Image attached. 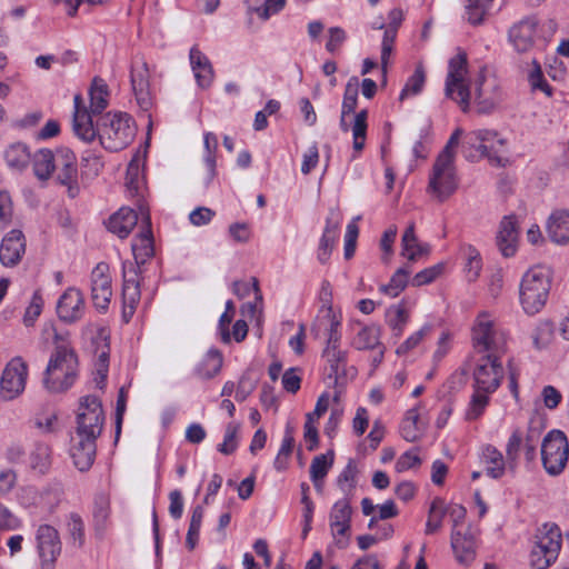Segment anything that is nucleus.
Returning a JSON list of instances; mask_svg holds the SVG:
<instances>
[{
  "mask_svg": "<svg viewBox=\"0 0 569 569\" xmlns=\"http://www.w3.org/2000/svg\"><path fill=\"white\" fill-rule=\"evenodd\" d=\"M518 221L515 216H506L500 222L497 244L505 257H512L517 251Z\"/></svg>",
  "mask_w": 569,
  "mask_h": 569,
  "instance_id": "a878e982",
  "label": "nucleus"
},
{
  "mask_svg": "<svg viewBox=\"0 0 569 569\" xmlns=\"http://www.w3.org/2000/svg\"><path fill=\"white\" fill-rule=\"evenodd\" d=\"M86 310V303L82 292L74 288H68L59 298L57 303V312L59 318L67 322L73 323L80 320Z\"/></svg>",
  "mask_w": 569,
  "mask_h": 569,
  "instance_id": "aec40b11",
  "label": "nucleus"
},
{
  "mask_svg": "<svg viewBox=\"0 0 569 569\" xmlns=\"http://www.w3.org/2000/svg\"><path fill=\"white\" fill-rule=\"evenodd\" d=\"M401 256L407 258L408 263L417 261L422 256H428L430 246L428 243H420L416 236L415 222H410L406 228L401 238Z\"/></svg>",
  "mask_w": 569,
  "mask_h": 569,
  "instance_id": "c85d7f7f",
  "label": "nucleus"
},
{
  "mask_svg": "<svg viewBox=\"0 0 569 569\" xmlns=\"http://www.w3.org/2000/svg\"><path fill=\"white\" fill-rule=\"evenodd\" d=\"M397 31L398 30H396V27H388L383 33V39L381 43V70L383 74L387 73L389 58L393 49Z\"/></svg>",
  "mask_w": 569,
  "mask_h": 569,
  "instance_id": "5fc2aeb1",
  "label": "nucleus"
},
{
  "mask_svg": "<svg viewBox=\"0 0 569 569\" xmlns=\"http://www.w3.org/2000/svg\"><path fill=\"white\" fill-rule=\"evenodd\" d=\"M553 335L555 326L550 320L539 321L532 332L535 347L538 349L547 348L551 343Z\"/></svg>",
  "mask_w": 569,
  "mask_h": 569,
  "instance_id": "09e8293b",
  "label": "nucleus"
},
{
  "mask_svg": "<svg viewBox=\"0 0 569 569\" xmlns=\"http://www.w3.org/2000/svg\"><path fill=\"white\" fill-rule=\"evenodd\" d=\"M54 171H57V181L67 187L68 196L76 198L80 191L77 158L70 149L59 148L56 150Z\"/></svg>",
  "mask_w": 569,
  "mask_h": 569,
  "instance_id": "ddd939ff",
  "label": "nucleus"
},
{
  "mask_svg": "<svg viewBox=\"0 0 569 569\" xmlns=\"http://www.w3.org/2000/svg\"><path fill=\"white\" fill-rule=\"evenodd\" d=\"M327 317L330 319V328L323 356L329 367L326 369L325 382L329 389L345 388L347 382L345 373L346 352L339 348L340 333L338 332V327L340 322L336 319L331 308H328Z\"/></svg>",
  "mask_w": 569,
  "mask_h": 569,
  "instance_id": "423d86ee",
  "label": "nucleus"
},
{
  "mask_svg": "<svg viewBox=\"0 0 569 569\" xmlns=\"http://www.w3.org/2000/svg\"><path fill=\"white\" fill-rule=\"evenodd\" d=\"M475 102L481 113L490 112L500 101L498 81L482 69L475 81Z\"/></svg>",
  "mask_w": 569,
  "mask_h": 569,
  "instance_id": "a211bd4d",
  "label": "nucleus"
},
{
  "mask_svg": "<svg viewBox=\"0 0 569 569\" xmlns=\"http://www.w3.org/2000/svg\"><path fill=\"white\" fill-rule=\"evenodd\" d=\"M357 467L352 461L346 466L342 472L338 477V486L345 493H349L356 487V478H357Z\"/></svg>",
  "mask_w": 569,
  "mask_h": 569,
  "instance_id": "680f3d73",
  "label": "nucleus"
},
{
  "mask_svg": "<svg viewBox=\"0 0 569 569\" xmlns=\"http://www.w3.org/2000/svg\"><path fill=\"white\" fill-rule=\"evenodd\" d=\"M451 548L457 561L467 565L476 557V535L470 527L463 531L452 529L451 531Z\"/></svg>",
  "mask_w": 569,
  "mask_h": 569,
  "instance_id": "b1692460",
  "label": "nucleus"
},
{
  "mask_svg": "<svg viewBox=\"0 0 569 569\" xmlns=\"http://www.w3.org/2000/svg\"><path fill=\"white\" fill-rule=\"evenodd\" d=\"M286 0H262L257 9H253L261 19L267 20L284 7Z\"/></svg>",
  "mask_w": 569,
  "mask_h": 569,
  "instance_id": "338daca9",
  "label": "nucleus"
},
{
  "mask_svg": "<svg viewBox=\"0 0 569 569\" xmlns=\"http://www.w3.org/2000/svg\"><path fill=\"white\" fill-rule=\"evenodd\" d=\"M421 465V459L418 453V449H411L405 453H402L397 462H396V470L398 472H403L406 470L416 468Z\"/></svg>",
  "mask_w": 569,
  "mask_h": 569,
  "instance_id": "0e129e2a",
  "label": "nucleus"
},
{
  "mask_svg": "<svg viewBox=\"0 0 569 569\" xmlns=\"http://www.w3.org/2000/svg\"><path fill=\"white\" fill-rule=\"evenodd\" d=\"M351 513L347 499L337 501L330 511L329 525L339 548H346L349 545Z\"/></svg>",
  "mask_w": 569,
  "mask_h": 569,
  "instance_id": "f3484780",
  "label": "nucleus"
},
{
  "mask_svg": "<svg viewBox=\"0 0 569 569\" xmlns=\"http://www.w3.org/2000/svg\"><path fill=\"white\" fill-rule=\"evenodd\" d=\"M281 383L284 391H298L301 387V370L289 368L282 373Z\"/></svg>",
  "mask_w": 569,
  "mask_h": 569,
  "instance_id": "774afa93",
  "label": "nucleus"
},
{
  "mask_svg": "<svg viewBox=\"0 0 569 569\" xmlns=\"http://www.w3.org/2000/svg\"><path fill=\"white\" fill-rule=\"evenodd\" d=\"M73 130L80 139L87 142L92 141L98 136L101 146L112 152L128 147L136 134L132 118L123 112L106 113L94 128L91 116L82 107L80 94L74 97Z\"/></svg>",
  "mask_w": 569,
  "mask_h": 569,
  "instance_id": "f257e3e1",
  "label": "nucleus"
},
{
  "mask_svg": "<svg viewBox=\"0 0 569 569\" xmlns=\"http://www.w3.org/2000/svg\"><path fill=\"white\" fill-rule=\"evenodd\" d=\"M68 531L72 538L73 545L82 547L84 542V523L78 513H70L68 520Z\"/></svg>",
  "mask_w": 569,
  "mask_h": 569,
  "instance_id": "13d9d810",
  "label": "nucleus"
},
{
  "mask_svg": "<svg viewBox=\"0 0 569 569\" xmlns=\"http://www.w3.org/2000/svg\"><path fill=\"white\" fill-rule=\"evenodd\" d=\"M97 440L90 437H80L74 433L70 442V457L74 467L81 471H88L94 462L97 451Z\"/></svg>",
  "mask_w": 569,
  "mask_h": 569,
  "instance_id": "412c9836",
  "label": "nucleus"
},
{
  "mask_svg": "<svg viewBox=\"0 0 569 569\" xmlns=\"http://www.w3.org/2000/svg\"><path fill=\"white\" fill-rule=\"evenodd\" d=\"M203 144L206 149V154L203 157L204 166L207 168L206 176L203 178L204 186H209L211 181L214 179L217 174V162H216V151L218 149V139L217 136L212 132L204 133Z\"/></svg>",
  "mask_w": 569,
  "mask_h": 569,
  "instance_id": "c9c22d12",
  "label": "nucleus"
},
{
  "mask_svg": "<svg viewBox=\"0 0 569 569\" xmlns=\"http://www.w3.org/2000/svg\"><path fill=\"white\" fill-rule=\"evenodd\" d=\"M222 367V355L218 349H210L196 366V373L201 379H210Z\"/></svg>",
  "mask_w": 569,
  "mask_h": 569,
  "instance_id": "f704fd0d",
  "label": "nucleus"
},
{
  "mask_svg": "<svg viewBox=\"0 0 569 569\" xmlns=\"http://www.w3.org/2000/svg\"><path fill=\"white\" fill-rule=\"evenodd\" d=\"M367 118L368 111L361 110L355 116V122L352 126V137H353V149L357 152L362 151L366 142V133H367Z\"/></svg>",
  "mask_w": 569,
  "mask_h": 569,
  "instance_id": "8fccbe9b",
  "label": "nucleus"
},
{
  "mask_svg": "<svg viewBox=\"0 0 569 569\" xmlns=\"http://www.w3.org/2000/svg\"><path fill=\"white\" fill-rule=\"evenodd\" d=\"M358 86L359 81L357 77H351L348 80L341 106L342 116L355 112L358 102Z\"/></svg>",
  "mask_w": 569,
  "mask_h": 569,
  "instance_id": "3c124183",
  "label": "nucleus"
},
{
  "mask_svg": "<svg viewBox=\"0 0 569 569\" xmlns=\"http://www.w3.org/2000/svg\"><path fill=\"white\" fill-rule=\"evenodd\" d=\"M538 21L533 17L522 19L509 31V39L519 52H526L533 46Z\"/></svg>",
  "mask_w": 569,
  "mask_h": 569,
  "instance_id": "393cba45",
  "label": "nucleus"
},
{
  "mask_svg": "<svg viewBox=\"0 0 569 569\" xmlns=\"http://www.w3.org/2000/svg\"><path fill=\"white\" fill-rule=\"evenodd\" d=\"M569 443L566 435L560 430H551L541 443V460L545 470L557 476L561 473L568 462Z\"/></svg>",
  "mask_w": 569,
  "mask_h": 569,
  "instance_id": "9b49d317",
  "label": "nucleus"
},
{
  "mask_svg": "<svg viewBox=\"0 0 569 569\" xmlns=\"http://www.w3.org/2000/svg\"><path fill=\"white\" fill-rule=\"evenodd\" d=\"M134 262H123V288L122 317L129 322L140 301V286L138 281V267L143 264L154 253L153 236L151 230V219L148 212H143L142 229L137 234L131 244Z\"/></svg>",
  "mask_w": 569,
  "mask_h": 569,
  "instance_id": "f03ea898",
  "label": "nucleus"
},
{
  "mask_svg": "<svg viewBox=\"0 0 569 569\" xmlns=\"http://www.w3.org/2000/svg\"><path fill=\"white\" fill-rule=\"evenodd\" d=\"M431 331V327L429 325H425L421 329L413 332L409 336L396 350L398 356L407 355L409 351L413 350L416 347L420 345L426 336Z\"/></svg>",
  "mask_w": 569,
  "mask_h": 569,
  "instance_id": "6e6d98bb",
  "label": "nucleus"
},
{
  "mask_svg": "<svg viewBox=\"0 0 569 569\" xmlns=\"http://www.w3.org/2000/svg\"><path fill=\"white\" fill-rule=\"evenodd\" d=\"M411 269L409 263L399 268L387 284L380 286V291L391 298L398 297L407 287Z\"/></svg>",
  "mask_w": 569,
  "mask_h": 569,
  "instance_id": "a19ab883",
  "label": "nucleus"
},
{
  "mask_svg": "<svg viewBox=\"0 0 569 569\" xmlns=\"http://www.w3.org/2000/svg\"><path fill=\"white\" fill-rule=\"evenodd\" d=\"M339 222V214L331 212L327 219V224L319 243L318 259L321 263H325L331 253L338 238Z\"/></svg>",
  "mask_w": 569,
  "mask_h": 569,
  "instance_id": "2f4dec72",
  "label": "nucleus"
},
{
  "mask_svg": "<svg viewBox=\"0 0 569 569\" xmlns=\"http://www.w3.org/2000/svg\"><path fill=\"white\" fill-rule=\"evenodd\" d=\"M468 143L477 148L483 157H487L491 164L505 166L507 159L501 154L505 147V139L498 138V133L488 129H479L468 134Z\"/></svg>",
  "mask_w": 569,
  "mask_h": 569,
  "instance_id": "f8f14e48",
  "label": "nucleus"
},
{
  "mask_svg": "<svg viewBox=\"0 0 569 569\" xmlns=\"http://www.w3.org/2000/svg\"><path fill=\"white\" fill-rule=\"evenodd\" d=\"M446 515L447 508L445 501L441 498L433 499L429 508L426 533L432 535L437 532L442 527V520Z\"/></svg>",
  "mask_w": 569,
  "mask_h": 569,
  "instance_id": "c03bdc74",
  "label": "nucleus"
},
{
  "mask_svg": "<svg viewBox=\"0 0 569 569\" xmlns=\"http://www.w3.org/2000/svg\"><path fill=\"white\" fill-rule=\"evenodd\" d=\"M130 79L138 106L141 110L148 111L153 104V97L150 89V69L143 58H136L132 61Z\"/></svg>",
  "mask_w": 569,
  "mask_h": 569,
  "instance_id": "4468645a",
  "label": "nucleus"
},
{
  "mask_svg": "<svg viewBox=\"0 0 569 569\" xmlns=\"http://www.w3.org/2000/svg\"><path fill=\"white\" fill-rule=\"evenodd\" d=\"M90 287L94 307L106 310L112 297L110 270L106 262H99L91 271Z\"/></svg>",
  "mask_w": 569,
  "mask_h": 569,
  "instance_id": "dca6fc26",
  "label": "nucleus"
},
{
  "mask_svg": "<svg viewBox=\"0 0 569 569\" xmlns=\"http://www.w3.org/2000/svg\"><path fill=\"white\" fill-rule=\"evenodd\" d=\"M406 303V299H402L399 303L389 307L386 312V322L391 329L395 338H400L402 336L410 318V312Z\"/></svg>",
  "mask_w": 569,
  "mask_h": 569,
  "instance_id": "473e14b6",
  "label": "nucleus"
},
{
  "mask_svg": "<svg viewBox=\"0 0 569 569\" xmlns=\"http://www.w3.org/2000/svg\"><path fill=\"white\" fill-rule=\"evenodd\" d=\"M36 539L41 569H54V562L61 552V541L57 529L49 525H41L37 530Z\"/></svg>",
  "mask_w": 569,
  "mask_h": 569,
  "instance_id": "2eb2a0df",
  "label": "nucleus"
},
{
  "mask_svg": "<svg viewBox=\"0 0 569 569\" xmlns=\"http://www.w3.org/2000/svg\"><path fill=\"white\" fill-rule=\"evenodd\" d=\"M426 83V71L421 63L417 64L415 72L410 76L400 92L399 99L403 101L409 97L419 94Z\"/></svg>",
  "mask_w": 569,
  "mask_h": 569,
  "instance_id": "a18cd8bd",
  "label": "nucleus"
},
{
  "mask_svg": "<svg viewBox=\"0 0 569 569\" xmlns=\"http://www.w3.org/2000/svg\"><path fill=\"white\" fill-rule=\"evenodd\" d=\"M28 377V366L20 357L11 359L1 376V391H24Z\"/></svg>",
  "mask_w": 569,
  "mask_h": 569,
  "instance_id": "5701e85b",
  "label": "nucleus"
},
{
  "mask_svg": "<svg viewBox=\"0 0 569 569\" xmlns=\"http://www.w3.org/2000/svg\"><path fill=\"white\" fill-rule=\"evenodd\" d=\"M56 166V151L41 149L33 156V171L38 179L48 180Z\"/></svg>",
  "mask_w": 569,
  "mask_h": 569,
  "instance_id": "4c0bfd02",
  "label": "nucleus"
},
{
  "mask_svg": "<svg viewBox=\"0 0 569 569\" xmlns=\"http://www.w3.org/2000/svg\"><path fill=\"white\" fill-rule=\"evenodd\" d=\"M463 133L461 128H457L448 139L443 149L438 153V158L456 162L457 148Z\"/></svg>",
  "mask_w": 569,
  "mask_h": 569,
  "instance_id": "e2e57ef3",
  "label": "nucleus"
},
{
  "mask_svg": "<svg viewBox=\"0 0 569 569\" xmlns=\"http://www.w3.org/2000/svg\"><path fill=\"white\" fill-rule=\"evenodd\" d=\"M561 549V533L556 525H543L535 536L530 552V565L533 569H547L558 558Z\"/></svg>",
  "mask_w": 569,
  "mask_h": 569,
  "instance_id": "9d476101",
  "label": "nucleus"
},
{
  "mask_svg": "<svg viewBox=\"0 0 569 569\" xmlns=\"http://www.w3.org/2000/svg\"><path fill=\"white\" fill-rule=\"evenodd\" d=\"M26 252V238L22 231H9L0 243V262L4 267L17 266Z\"/></svg>",
  "mask_w": 569,
  "mask_h": 569,
  "instance_id": "4be33fe9",
  "label": "nucleus"
},
{
  "mask_svg": "<svg viewBox=\"0 0 569 569\" xmlns=\"http://www.w3.org/2000/svg\"><path fill=\"white\" fill-rule=\"evenodd\" d=\"M543 425L540 421H530L527 430L526 439L523 445L525 455L528 461H532L536 458L537 446L540 441Z\"/></svg>",
  "mask_w": 569,
  "mask_h": 569,
  "instance_id": "49530a36",
  "label": "nucleus"
},
{
  "mask_svg": "<svg viewBox=\"0 0 569 569\" xmlns=\"http://www.w3.org/2000/svg\"><path fill=\"white\" fill-rule=\"evenodd\" d=\"M137 222L138 216L134 210L130 208H120L109 218L107 228L110 232L123 239L130 234Z\"/></svg>",
  "mask_w": 569,
  "mask_h": 569,
  "instance_id": "7c9ffc66",
  "label": "nucleus"
},
{
  "mask_svg": "<svg viewBox=\"0 0 569 569\" xmlns=\"http://www.w3.org/2000/svg\"><path fill=\"white\" fill-rule=\"evenodd\" d=\"M36 427L44 433L57 432L60 429L58 415L51 411L37 417Z\"/></svg>",
  "mask_w": 569,
  "mask_h": 569,
  "instance_id": "69168bd1",
  "label": "nucleus"
},
{
  "mask_svg": "<svg viewBox=\"0 0 569 569\" xmlns=\"http://www.w3.org/2000/svg\"><path fill=\"white\" fill-rule=\"evenodd\" d=\"M90 96V111L88 113L99 114L101 113L108 106V86L107 83L100 79L94 78L89 91Z\"/></svg>",
  "mask_w": 569,
  "mask_h": 569,
  "instance_id": "58836bf2",
  "label": "nucleus"
},
{
  "mask_svg": "<svg viewBox=\"0 0 569 569\" xmlns=\"http://www.w3.org/2000/svg\"><path fill=\"white\" fill-rule=\"evenodd\" d=\"M380 333L381 329L379 326H365L352 339V345L358 350H376L377 347L382 345L380 342Z\"/></svg>",
  "mask_w": 569,
  "mask_h": 569,
  "instance_id": "e433bc0d",
  "label": "nucleus"
},
{
  "mask_svg": "<svg viewBox=\"0 0 569 569\" xmlns=\"http://www.w3.org/2000/svg\"><path fill=\"white\" fill-rule=\"evenodd\" d=\"M473 347L480 352L491 356L505 353L507 348V333L498 323L496 317L488 312H480L471 330Z\"/></svg>",
  "mask_w": 569,
  "mask_h": 569,
  "instance_id": "39448f33",
  "label": "nucleus"
},
{
  "mask_svg": "<svg viewBox=\"0 0 569 569\" xmlns=\"http://www.w3.org/2000/svg\"><path fill=\"white\" fill-rule=\"evenodd\" d=\"M481 459L486 466V473L492 479H499L506 470V460L502 453L493 446L488 445L482 449Z\"/></svg>",
  "mask_w": 569,
  "mask_h": 569,
  "instance_id": "72a5a7b5",
  "label": "nucleus"
},
{
  "mask_svg": "<svg viewBox=\"0 0 569 569\" xmlns=\"http://www.w3.org/2000/svg\"><path fill=\"white\" fill-rule=\"evenodd\" d=\"M78 378L76 353L64 347H57L47 366L43 385L51 391H63L74 386Z\"/></svg>",
  "mask_w": 569,
  "mask_h": 569,
  "instance_id": "20e7f679",
  "label": "nucleus"
},
{
  "mask_svg": "<svg viewBox=\"0 0 569 569\" xmlns=\"http://www.w3.org/2000/svg\"><path fill=\"white\" fill-rule=\"evenodd\" d=\"M32 469L44 473L51 465V449L46 443H36L30 453Z\"/></svg>",
  "mask_w": 569,
  "mask_h": 569,
  "instance_id": "de8ad7c7",
  "label": "nucleus"
},
{
  "mask_svg": "<svg viewBox=\"0 0 569 569\" xmlns=\"http://www.w3.org/2000/svg\"><path fill=\"white\" fill-rule=\"evenodd\" d=\"M98 337L103 341V346L97 356L94 368L92 371L94 387L97 389H104L107 386V377L109 371V345L108 332L106 328H98Z\"/></svg>",
  "mask_w": 569,
  "mask_h": 569,
  "instance_id": "cd10ccee",
  "label": "nucleus"
},
{
  "mask_svg": "<svg viewBox=\"0 0 569 569\" xmlns=\"http://www.w3.org/2000/svg\"><path fill=\"white\" fill-rule=\"evenodd\" d=\"M401 437L409 442L417 441L423 433V426L419 422V413L416 408L407 411L401 426Z\"/></svg>",
  "mask_w": 569,
  "mask_h": 569,
  "instance_id": "ea45409f",
  "label": "nucleus"
},
{
  "mask_svg": "<svg viewBox=\"0 0 569 569\" xmlns=\"http://www.w3.org/2000/svg\"><path fill=\"white\" fill-rule=\"evenodd\" d=\"M468 59L466 52L459 50L448 62L445 94L456 101L462 111L469 109L471 91L467 83Z\"/></svg>",
  "mask_w": 569,
  "mask_h": 569,
  "instance_id": "6e6552de",
  "label": "nucleus"
},
{
  "mask_svg": "<svg viewBox=\"0 0 569 569\" xmlns=\"http://www.w3.org/2000/svg\"><path fill=\"white\" fill-rule=\"evenodd\" d=\"M552 282V272L546 266L528 269L519 284V302L528 316L539 313L546 306Z\"/></svg>",
  "mask_w": 569,
  "mask_h": 569,
  "instance_id": "7ed1b4c3",
  "label": "nucleus"
},
{
  "mask_svg": "<svg viewBox=\"0 0 569 569\" xmlns=\"http://www.w3.org/2000/svg\"><path fill=\"white\" fill-rule=\"evenodd\" d=\"M445 270V264L442 262L426 268L418 273H416L411 279V284L413 287H421L435 281L438 277L442 274Z\"/></svg>",
  "mask_w": 569,
  "mask_h": 569,
  "instance_id": "864d4df0",
  "label": "nucleus"
},
{
  "mask_svg": "<svg viewBox=\"0 0 569 569\" xmlns=\"http://www.w3.org/2000/svg\"><path fill=\"white\" fill-rule=\"evenodd\" d=\"M499 356L487 355L483 363H480L475 371L476 391H495L500 387L505 377Z\"/></svg>",
  "mask_w": 569,
  "mask_h": 569,
  "instance_id": "6ab92c4d",
  "label": "nucleus"
},
{
  "mask_svg": "<svg viewBox=\"0 0 569 569\" xmlns=\"http://www.w3.org/2000/svg\"><path fill=\"white\" fill-rule=\"evenodd\" d=\"M547 233L555 243L565 244L569 241V210H556L550 214Z\"/></svg>",
  "mask_w": 569,
  "mask_h": 569,
  "instance_id": "c756f323",
  "label": "nucleus"
},
{
  "mask_svg": "<svg viewBox=\"0 0 569 569\" xmlns=\"http://www.w3.org/2000/svg\"><path fill=\"white\" fill-rule=\"evenodd\" d=\"M488 403L489 397L487 393H472L469 407L466 411V419L476 420L479 418Z\"/></svg>",
  "mask_w": 569,
  "mask_h": 569,
  "instance_id": "bf43d9fd",
  "label": "nucleus"
},
{
  "mask_svg": "<svg viewBox=\"0 0 569 569\" xmlns=\"http://www.w3.org/2000/svg\"><path fill=\"white\" fill-rule=\"evenodd\" d=\"M106 416L100 398L88 393L80 398L76 418V432L80 437L98 439L103 430Z\"/></svg>",
  "mask_w": 569,
  "mask_h": 569,
  "instance_id": "1a4fd4ad",
  "label": "nucleus"
},
{
  "mask_svg": "<svg viewBox=\"0 0 569 569\" xmlns=\"http://www.w3.org/2000/svg\"><path fill=\"white\" fill-rule=\"evenodd\" d=\"M189 58L198 86L210 87L214 77L210 60L197 47L190 49Z\"/></svg>",
  "mask_w": 569,
  "mask_h": 569,
  "instance_id": "bb28decb",
  "label": "nucleus"
},
{
  "mask_svg": "<svg viewBox=\"0 0 569 569\" xmlns=\"http://www.w3.org/2000/svg\"><path fill=\"white\" fill-rule=\"evenodd\" d=\"M458 187L456 162L436 157L428 176L427 194L442 203L456 193Z\"/></svg>",
  "mask_w": 569,
  "mask_h": 569,
  "instance_id": "0eeeda50",
  "label": "nucleus"
},
{
  "mask_svg": "<svg viewBox=\"0 0 569 569\" xmlns=\"http://www.w3.org/2000/svg\"><path fill=\"white\" fill-rule=\"evenodd\" d=\"M240 423L230 422L226 426L223 442L218 446V451L223 455H232L238 448V433Z\"/></svg>",
  "mask_w": 569,
  "mask_h": 569,
  "instance_id": "603ef678",
  "label": "nucleus"
},
{
  "mask_svg": "<svg viewBox=\"0 0 569 569\" xmlns=\"http://www.w3.org/2000/svg\"><path fill=\"white\" fill-rule=\"evenodd\" d=\"M491 3H487L486 0H468L467 6V19L471 24L482 23L487 10Z\"/></svg>",
  "mask_w": 569,
  "mask_h": 569,
  "instance_id": "4d7b16f0",
  "label": "nucleus"
},
{
  "mask_svg": "<svg viewBox=\"0 0 569 569\" xmlns=\"http://www.w3.org/2000/svg\"><path fill=\"white\" fill-rule=\"evenodd\" d=\"M4 159L9 167L21 170L30 161V151L24 143L17 142L6 150Z\"/></svg>",
  "mask_w": 569,
  "mask_h": 569,
  "instance_id": "79ce46f5",
  "label": "nucleus"
},
{
  "mask_svg": "<svg viewBox=\"0 0 569 569\" xmlns=\"http://www.w3.org/2000/svg\"><path fill=\"white\" fill-rule=\"evenodd\" d=\"M522 447V435L520 430H515L507 443L506 456L507 462L510 468H513L519 457L520 449Z\"/></svg>",
  "mask_w": 569,
  "mask_h": 569,
  "instance_id": "052dcab7",
  "label": "nucleus"
},
{
  "mask_svg": "<svg viewBox=\"0 0 569 569\" xmlns=\"http://www.w3.org/2000/svg\"><path fill=\"white\" fill-rule=\"evenodd\" d=\"M333 462V455H319L316 456L310 465V478L316 489L320 490L321 481L327 476Z\"/></svg>",
  "mask_w": 569,
  "mask_h": 569,
  "instance_id": "37998d69",
  "label": "nucleus"
}]
</instances>
